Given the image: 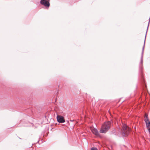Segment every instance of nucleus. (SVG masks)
<instances>
[{
	"instance_id": "1",
	"label": "nucleus",
	"mask_w": 150,
	"mask_h": 150,
	"mask_svg": "<svg viewBox=\"0 0 150 150\" xmlns=\"http://www.w3.org/2000/svg\"><path fill=\"white\" fill-rule=\"evenodd\" d=\"M111 125L110 121L105 122L102 125L100 132L101 133H105L109 129Z\"/></svg>"
},
{
	"instance_id": "2",
	"label": "nucleus",
	"mask_w": 150,
	"mask_h": 150,
	"mask_svg": "<svg viewBox=\"0 0 150 150\" xmlns=\"http://www.w3.org/2000/svg\"><path fill=\"white\" fill-rule=\"evenodd\" d=\"M131 130V129L126 124H123L121 129V134L123 136H127L129 134Z\"/></svg>"
},
{
	"instance_id": "3",
	"label": "nucleus",
	"mask_w": 150,
	"mask_h": 150,
	"mask_svg": "<svg viewBox=\"0 0 150 150\" xmlns=\"http://www.w3.org/2000/svg\"><path fill=\"white\" fill-rule=\"evenodd\" d=\"M144 121L146 124V126L147 129L150 134V122L148 117V115L145 114L144 117Z\"/></svg>"
},
{
	"instance_id": "4",
	"label": "nucleus",
	"mask_w": 150,
	"mask_h": 150,
	"mask_svg": "<svg viewBox=\"0 0 150 150\" xmlns=\"http://www.w3.org/2000/svg\"><path fill=\"white\" fill-rule=\"evenodd\" d=\"M50 0H41L40 3L46 8H48L50 6Z\"/></svg>"
},
{
	"instance_id": "5",
	"label": "nucleus",
	"mask_w": 150,
	"mask_h": 150,
	"mask_svg": "<svg viewBox=\"0 0 150 150\" xmlns=\"http://www.w3.org/2000/svg\"><path fill=\"white\" fill-rule=\"evenodd\" d=\"M91 130L92 133L97 136H99V134L97 130L94 127H91Z\"/></svg>"
},
{
	"instance_id": "6",
	"label": "nucleus",
	"mask_w": 150,
	"mask_h": 150,
	"mask_svg": "<svg viewBox=\"0 0 150 150\" xmlns=\"http://www.w3.org/2000/svg\"><path fill=\"white\" fill-rule=\"evenodd\" d=\"M57 121L59 123H64L65 122V120L63 117L60 115L57 116Z\"/></svg>"
},
{
	"instance_id": "7",
	"label": "nucleus",
	"mask_w": 150,
	"mask_h": 150,
	"mask_svg": "<svg viewBox=\"0 0 150 150\" xmlns=\"http://www.w3.org/2000/svg\"><path fill=\"white\" fill-rule=\"evenodd\" d=\"M140 71L141 73V74L142 75V72H143V67L142 65L140 69Z\"/></svg>"
},
{
	"instance_id": "8",
	"label": "nucleus",
	"mask_w": 150,
	"mask_h": 150,
	"mask_svg": "<svg viewBox=\"0 0 150 150\" xmlns=\"http://www.w3.org/2000/svg\"><path fill=\"white\" fill-rule=\"evenodd\" d=\"M91 150H98V149L96 148L93 147L91 149Z\"/></svg>"
}]
</instances>
